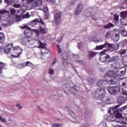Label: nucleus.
Here are the masks:
<instances>
[{"label":"nucleus","mask_w":127,"mask_h":127,"mask_svg":"<svg viewBox=\"0 0 127 127\" xmlns=\"http://www.w3.org/2000/svg\"><path fill=\"white\" fill-rule=\"evenodd\" d=\"M104 48H107L104 50L103 52L100 53V57L99 61L102 63H110V56L108 54H106L105 52L109 51V49H113V50H118L120 48V44H110L108 42H106L104 45L97 46L96 48V50H101Z\"/></svg>","instance_id":"1"},{"label":"nucleus","mask_w":127,"mask_h":127,"mask_svg":"<svg viewBox=\"0 0 127 127\" xmlns=\"http://www.w3.org/2000/svg\"><path fill=\"white\" fill-rule=\"evenodd\" d=\"M115 111V108H110L109 109L108 114H110L111 115L107 117V122H116V123L117 124H120V125H126V122H124L123 118H122V114L118 113Z\"/></svg>","instance_id":"2"},{"label":"nucleus","mask_w":127,"mask_h":127,"mask_svg":"<svg viewBox=\"0 0 127 127\" xmlns=\"http://www.w3.org/2000/svg\"><path fill=\"white\" fill-rule=\"evenodd\" d=\"M124 70L117 71V72L112 70L107 71V76L109 77V78H113V79H111L109 81L107 80V83L109 85H116L117 78L118 77L124 76V75L126 74V68H124Z\"/></svg>","instance_id":"3"},{"label":"nucleus","mask_w":127,"mask_h":127,"mask_svg":"<svg viewBox=\"0 0 127 127\" xmlns=\"http://www.w3.org/2000/svg\"><path fill=\"white\" fill-rule=\"evenodd\" d=\"M23 29H26L24 30V34L25 36L26 37H29L30 38V36L32 35V32H34L36 34V36L38 37V36L40 35V32H39V30L36 29H32L31 28L27 26H24V27H22Z\"/></svg>","instance_id":"4"},{"label":"nucleus","mask_w":127,"mask_h":127,"mask_svg":"<svg viewBox=\"0 0 127 127\" xmlns=\"http://www.w3.org/2000/svg\"><path fill=\"white\" fill-rule=\"evenodd\" d=\"M98 7L89 8L86 10L83 16L84 17H90L91 16L93 20H97L94 14L98 11Z\"/></svg>","instance_id":"5"},{"label":"nucleus","mask_w":127,"mask_h":127,"mask_svg":"<svg viewBox=\"0 0 127 127\" xmlns=\"http://www.w3.org/2000/svg\"><path fill=\"white\" fill-rule=\"evenodd\" d=\"M22 48H20V47L16 46L14 47L12 51H11V53H14V54H17L16 55H11V57H14V58H17L19 57V56L22 53Z\"/></svg>","instance_id":"6"},{"label":"nucleus","mask_w":127,"mask_h":127,"mask_svg":"<svg viewBox=\"0 0 127 127\" xmlns=\"http://www.w3.org/2000/svg\"><path fill=\"white\" fill-rule=\"evenodd\" d=\"M105 96V89L102 88H98L95 93V98L97 100H100Z\"/></svg>","instance_id":"7"},{"label":"nucleus","mask_w":127,"mask_h":127,"mask_svg":"<svg viewBox=\"0 0 127 127\" xmlns=\"http://www.w3.org/2000/svg\"><path fill=\"white\" fill-rule=\"evenodd\" d=\"M107 90L111 95H117V93H119L121 89L118 86H109L107 87Z\"/></svg>","instance_id":"8"},{"label":"nucleus","mask_w":127,"mask_h":127,"mask_svg":"<svg viewBox=\"0 0 127 127\" xmlns=\"http://www.w3.org/2000/svg\"><path fill=\"white\" fill-rule=\"evenodd\" d=\"M22 43L23 45H32L34 43L33 42V39L25 36L22 40Z\"/></svg>","instance_id":"9"},{"label":"nucleus","mask_w":127,"mask_h":127,"mask_svg":"<svg viewBox=\"0 0 127 127\" xmlns=\"http://www.w3.org/2000/svg\"><path fill=\"white\" fill-rule=\"evenodd\" d=\"M61 13L57 12L54 15L55 19L53 20V22L56 25L60 24V22L61 21Z\"/></svg>","instance_id":"10"},{"label":"nucleus","mask_w":127,"mask_h":127,"mask_svg":"<svg viewBox=\"0 0 127 127\" xmlns=\"http://www.w3.org/2000/svg\"><path fill=\"white\" fill-rule=\"evenodd\" d=\"M121 106H122V104H120V105H117L116 106L112 108L111 109H115V112H116L117 113V114H120V115H122V114L121 113H122V112H124V111H125V110H127V105L124 106L121 108H119V109H118L119 107H121Z\"/></svg>","instance_id":"11"},{"label":"nucleus","mask_w":127,"mask_h":127,"mask_svg":"<svg viewBox=\"0 0 127 127\" xmlns=\"http://www.w3.org/2000/svg\"><path fill=\"white\" fill-rule=\"evenodd\" d=\"M99 100L102 103H104V104H107V105H110L111 104V100H112V97L110 96H105V95L103 96L102 98H100Z\"/></svg>","instance_id":"12"},{"label":"nucleus","mask_w":127,"mask_h":127,"mask_svg":"<svg viewBox=\"0 0 127 127\" xmlns=\"http://www.w3.org/2000/svg\"><path fill=\"white\" fill-rule=\"evenodd\" d=\"M83 8L84 5L83 4H78L76 8L74 14H75V15H79V14L82 12V10H83Z\"/></svg>","instance_id":"13"},{"label":"nucleus","mask_w":127,"mask_h":127,"mask_svg":"<svg viewBox=\"0 0 127 127\" xmlns=\"http://www.w3.org/2000/svg\"><path fill=\"white\" fill-rule=\"evenodd\" d=\"M13 46V44H10L6 45L5 46V48H4L3 51H4L6 54H8V53H10V51H11V49Z\"/></svg>","instance_id":"14"},{"label":"nucleus","mask_w":127,"mask_h":127,"mask_svg":"<svg viewBox=\"0 0 127 127\" xmlns=\"http://www.w3.org/2000/svg\"><path fill=\"white\" fill-rule=\"evenodd\" d=\"M115 34H116V33H115V31H109L106 33L105 37L106 38H111V39H112V38H114Z\"/></svg>","instance_id":"15"},{"label":"nucleus","mask_w":127,"mask_h":127,"mask_svg":"<svg viewBox=\"0 0 127 127\" xmlns=\"http://www.w3.org/2000/svg\"><path fill=\"white\" fill-rule=\"evenodd\" d=\"M3 23H2L3 26H8L9 25H11L13 23V21L12 20H9L7 19L3 21Z\"/></svg>","instance_id":"16"},{"label":"nucleus","mask_w":127,"mask_h":127,"mask_svg":"<svg viewBox=\"0 0 127 127\" xmlns=\"http://www.w3.org/2000/svg\"><path fill=\"white\" fill-rule=\"evenodd\" d=\"M39 30H40V34L42 33V34H45V33H47V31H48V29L47 28L45 27H42V25H40V28H39Z\"/></svg>","instance_id":"17"},{"label":"nucleus","mask_w":127,"mask_h":127,"mask_svg":"<svg viewBox=\"0 0 127 127\" xmlns=\"http://www.w3.org/2000/svg\"><path fill=\"white\" fill-rule=\"evenodd\" d=\"M39 46L38 47V48H42V49H44L45 51H46L45 53H47L49 50L48 49L46 48V47H45V44L41 43L40 41H39Z\"/></svg>","instance_id":"18"},{"label":"nucleus","mask_w":127,"mask_h":127,"mask_svg":"<svg viewBox=\"0 0 127 127\" xmlns=\"http://www.w3.org/2000/svg\"><path fill=\"white\" fill-rule=\"evenodd\" d=\"M42 4V1L41 0H37L36 1H35L32 3V6L33 7H36L38 5H41Z\"/></svg>","instance_id":"19"},{"label":"nucleus","mask_w":127,"mask_h":127,"mask_svg":"<svg viewBox=\"0 0 127 127\" xmlns=\"http://www.w3.org/2000/svg\"><path fill=\"white\" fill-rule=\"evenodd\" d=\"M97 54L98 53L90 51H89L88 57L89 59H93V57H95V56H96V55H97Z\"/></svg>","instance_id":"20"},{"label":"nucleus","mask_w":127,"mask_h":127,"mask_svg":"<svg viewBox=\"0 0 127 127\" xmlns=\"http://www.w3.org/2000/svg\"><path fill=\"white\" fill-rule=\"evenodd\" d=\"M63 64L64 66H67L68 65V57L67 56H63Z\"/></svg>","instance_id":"21"},{"label":"nucleus","mask_w":127,"mask_h":127,"mask_svg":"<svg viewBox=\"0 0 127 127\" xmlns=\"http://www.w3.org/2000/svg\"><path fill=\"white\" fill-rule=\"evenodd\" d=\"M109 81L108 80H100L98 81V82L97 83V85L98 86V87H102V86H103V85H105V82H107V83H108V81Z\"/></svg>","instance_id":"22"},{"label":"nucleus","mask_w":127,"mask_h":127,"mask_svg":"<svg viewBox=\"0 0 127 127\" xmlns=\"http://www.w3.org/2000/svg\"><path fill=\"white\" fill-rule=\"evenodd\" d=\"M21 68H23V67H26V66H29V67H33V64L29 62H27L25 64H22L20 65Z\"/></svg>","instance_id":"23"},{"label":"nucleus","mask_w":127,"mask_h":127,"mask_svg":"<svg viewBox=\"0 0 127 127\" xmlns=\"http://www.w3.org/2000/svg\"><path fill=\"white\" fill-rule=\"evenodd\" d=\"M117 100H118V102H124V101H127V97L120 96L118 97Z\"/></svg>","instance_id":"24"},{"label":"nucleus","mask_w":127,"mask_h":127,"mask_svg":"<svg viewBox=\"0 0 127 127\" xmlns=\"http://www.w3.org/2000/svg\"><path fill=\"white\" fill-rule=\"evenodd\" d=\"M67 113L70 115V116H72L73 119L76 120L77 119V117L75 115V112L70 110L69 109L67 110Z\"/></svg>","instance_id":"25"},{"label":"nucleus","mask_w":127,"mask_h":127,"mask_svg":"<svg viewBox=\"0 0 127 127\" xmlns=\"http://www.w3.org/2000/svg\"><path fill=\"white\" fill-rule=\"evenodd\" d=\"M63 89H64V91H69V92H71V86L69 84H64L63 85Z\"/></svg>","instance_id":"26"},{"label":"nucleus","mask_w":127,"mask_h":127,"mask_svg":"<svg viewBox=\"0 0 127 127\" xmlns=\"http://www.w3.org/2000/svg\"><path fill=\"white\" fill-rule=\"evenodd\" d=\"M114 42H118L119 40L120 39V36L118 34H116L114 35L113 38H112Z\"/></svg>","instance_id":"27"},{"label":"nucleus","mask_w":127,"mask_h":127,"mask_svg":"<svg viewBox=\"0 0 127 127\" xmlns=\"http://www.w3.org/2000/svg\"><path fill=\"white\" fill-rule=\"evenodd\" d=\"M4 42V34L3 33H0V43L2 44Z\"/></svg>","instance_id":"28"},{"label":"nucleus","mask_w":127,"mask_h":127,"mask_svg":"<svg viewBox=\"0 0 127 127\" xmlns=\"http://www.w3.org/2000/svg\"><path fill=\"white\" fill-rule=\"evenodd\" d=\"M114 26H115V25H114V24L112 23H109L106 25H105L104 27L105 29H107L111 28V27H114Z\"/></svg>","instance_id":"29"},{"label":"nucleus","mask_w":127,"mask_h":127,"mask_svg":"<svg viewBox=\"0 0 127 127\" xmlns=\"http://www.w3.org/2000/svg\"><path fill=\"white\" fill-rule=\"evenodd\" d=\"M121 16L122 17H124L123 20H126V17H127V10L121 13Z\"/></svg>","instance_id":"30"},{"label":"nucleus","mask_w":127,"mask_h":127,"mask_svg":"<svg viewBox=\"0 0 127 127\" xmlns=\"http://www.w3.org/2000/svg\"><path fill=\"white\" fill-rule=\"evenodd\" d=\"M4 66H5V64L0 62V74H1L2 72V69L4 68Z\"/></svg>","instance_id":"31"},{"label":"nucleus","mask_w":127,"mask_h":127,"mask_svg":"<svg viewBox=\"0 0 127 127\" xmlns=\"http://www.w3.org/2000/svg\"><path fill=\"white\" fill-rule=\"evenodd\" d=\"M122 62L124 65H127V56H124L123 57Z\"/></svg>","instance_id":"32"},{"label":"nucleus","mask_w":127,"mask_h":127,"mask_svg":"<svg viewBox=\"0 0 127 127\" xmlns=\"http://www.w3.org/2000/svg\"><path fill=\"white\" fill-rule=\"evenodd\" d=\"M118 59H119V57L118 56L112 57L111 58V56H110V63H111V62H113V61H116Z\"/></svg>","instance_id":"33"},{"label":"nucleus","mask_w":127,"mask_h":127,"mask_svg":"<svg viewBox=\"0 0 127 127\" xmlns=\"http://www.w3.org/2000/svg\"><path fill=\"white\" fill-rule=\"evenodd\" d=\"M121 34H122V35H123L125 37H127V31L125 29H124L121 31Z\"/></svg>","instance_id":"34"},{"label":"nucleus","mask_w":127,"mask_h":127,"mask_svg":"<svg viewBox=\"0 0 127 127\" xmlns=\"http://www.w3.org/2000/svg\"><path fill=\"white\" fill-rule=\"evenodd\" d=\"M71 90H73V91H76V92H78L79 91V86L73 85L72 87H71Z\"/></svg>","instance_id":"35"},{"label":"nucleus","mask_w":127,"mask_h":127,"mask_svg":"<svg viewBox=\"0 0 127 127\" xmlns=\"http://www.w3.org/2000/svg\"><path fill=\"white\" fill-rule=\"evenodd\" d=\"M118 53H119V54H121V55H124V54H125L126 53H127V50L126 49L121 50L118 51Z\"/></svg>","instance_id":"36"},{"label":"nucleus","mask_w":127,"mask_h":127,"mask_svg":"<svg viewBox=\"0 0 127 127\" xmlns=\"http://www.w3.org/2000/svg\"><path fill=\"white\" fill-rule=\"evenodd\" d=\"M15 0H5L4 1L8 4H11Z\"/></svg>","instance_id":"37"},{"label":"nucleus","mask_w":127,"mask_h":127,"mask_svg":"<svg viewBox=\"0 0 127 127\" xmlns=\"http://www.w3.org/2000/svg\"><path fill=\"white\" fill-rule=\"evenodd\" d=\"M84 114H85L84 116H85V118L88 119V118H90L91 117V114H90V113H88V111L85 112Z\"/></svg>","instance_id":"38"},{"label":"nucleus","mask_w":127,"mask_h":127,"mask_svg":"<svg viewBox=\"0 0 127 127\" xmlns=\"http://www.w3.org/2000/svg\"><path fill=\"white\" fill-rule=\"evenodd\" d=\"M99 127H107V123L103 122L99 125Z\"/></svg>","instance_id":"39"},{"label":"nucleus","mask_w":127,"mask_h":127,"mask_svg":"<svg viewBox=\"0 0 127 127\" xmlns=\"http://www.w3.org/2000/svg\"><path fill=\"white\" fill-rule=\"evenodd\" d=\"M0 121L1 123H6V119L2 118V117L0 116Z\"/></svg>","instance_id":"40"},{"label":"nucleus","mask_w":127,"mask_h":127,"mask_svg":"<svg viewBox=\"0 0 127 127\" xmlns=\"http://www.w3.org/2000/svg\"><path fill=\"white\" fill-rule=\"evenodd\" d=\"M52 127H62V125L60 124H54L52 125Z\"/></svg>","instance_id":"41"},{"label":"nucleus","mask_w":127,"mask_h":127,"mask_svg":"<svg viewBox=\"0 0 127 127\" xmlns=\"http://www.w3.org/2000/svg\"><path fill=\"white\" fill-rule=\"evenodd\" d=\"M48 7L47 6H46L43 8V11L45 13H48Z\"/></svg>","instance_id":"42"},{"label":"nucleus","mask_w":127,"mask_h":127,"mask_svg":"<svg viewBox=\"0 0 127 127\" xmlns=\"http://www.w3.org/2000/svg\"><path fill=\"white\" fill-rule=\"evenodd\" d=\"M88 81L89 84H93L94 82H95V80L92 78H88Z\"/></svg>","instance_id":"43"},{"label":"nucleus","mask_w":127,"mask_h":127,"mask_svg":"<svg viewBox=\"0 0 127 127\" xmlns=\"http://www.w3.org/2000/svg\"><path fill=\"white\" fill-rule=\"evenodd\" d=\"M77 47L78 49H81L82 47H83V43H78Z\"/></svg>","instance_id":"44"},{"label":"nucleus","mask_w":127,"mask_h":127,"mask_svg":"<svg viewBox=\"0 0 127 127\" xmlns=\"http://www.w3.org/2000/svg\"><path fill=\"white\" fill-rule=\"evenodd\" d=\"M15 19L16 21H21V18L19 16L16 15Z\"/></svg>","instance_id":"45"},{"label":"nucleus","mask_w":127,"mask_h":127,"mask_svg":"<svg viewBox=\"0 0 127 127\" xmlns=\"http://www.w3.org/2000/svg\"><path fill=\"white\" fill-rule=\"evenodd\" d=\"M49 73L50 75H53V74H54V70H53V69L50 68L49 70Z\"/></svg>","instance_id":"46"},{"label":"nucleus","mask_w":127,"mask_h":127,"mask_svg":"<svg viewBox=\"0 0 127 127\" xmlns=\"http://www.w3.org/2000/svg\"><path fill=\"white\" fill-rule=\"evenodd\" d=\"M10 13L12 14H14V13H15V12H16V11L15 10V9H13V8H10Z\"/></svg>","instance_id":"47"},{"label":"nucleus","mask_w":127,"mask_h":127,"mask_svg":"<svg viewBox=\"0 0 127 127\" xmlns=\"http://www.w3.org/2000/svg\"><path fill=\"white\" fill-rule=\"evenodd\" d=\"M40 23H41V24H40V25H42V27H45V24L44 23V22H43V21L42 20H40Z\"/></svg>","instance_id":"48"},{"label":"nucleus","mask_w":127,"mask_h":127,"mask_svg":"<svg viewBox=\"0 0 127 127\" xmlns=\"http://www.w3.org/2000/svg\"><path fill=\"white\" fill-rule=\"evenodd\" d=\"M45 19H48L49 18V14L48 13H45Z\"/></svg>","instance_id":"49"},{"label":"nucleus","mask_w":127,"mask_h":127,"mask_svg":"<svg viewBox=\"0 0 127 127\" xmlns=\"http://www.w3.org/2000/svg\"><path fill=\"white\" fill-rule=\"evenodd\" d=\"M122 43L124 46L127 45V39L124 40Z\"/></svg>","instance_id":"50"},{"label":"nucleus","mask_w":127,"mask_h":127,"mask_svg":"<svg viewBox=\"0 0 127 127\" xmlns=\"http://www.w3.org/2000/svg\"><path fill=\"white\" fill-rule=\"evenodd\" d=\"M57 62V59L55 58L52 62V65H55L56 63Z\"/></svg>","instance_id":"51"},{"label":"nucleus","mask_w":127,"mask_h":127,"mask_svg":"<svg viewBox=\"0 0 127 127\" xmlns=\"http://www.w3.org/2000/svg\"><path fill=\"white\" fill-rule=\"evenodd\" d=\"M114 18V20H115L116 21H119V15H115Z\"/></svg>","instance_id":"52"},{"label":"nucleus","mask_w":127,"mask_h":127,"mask_svg":"<svg viewBox=\"0 0 127 127\" xmlns=\"http://www.w3.org/2000/svg\"><path fill=\"white\" fill-rule=\"evenodd\" d=\"M98 104H99V107L100 108H104V107H105V105L103 104V103L99 102L97 103Z\"/></svg>","instance_id":"53"},{"label":"nucleus","mask_w":127,"mask_h":127,"mask_svg":"<svg viewBox=\"0 0 127 127\" xmlns=\"http://www.w3.org/2000/svg\"><path fill=\"white\" fill-rule=\"evenodd\" d=\"M30 16H29V13H26L25 15H24V17L26 18H29Z\"/></svg>","instance_id":"54"},{"label":"nucleus","mask_w":127,"mask_h":127,"mask_svg":"<svg viewBox=\"0 0 127 127\" xmlns=\"http://www.w3.org/2000/svg\"><path fill=\"white\" fill-rule=\"evenodd\" d=\"M123 87H127V80L125 82H122Z\"/></svg>","instance_id":"55"},{"label":"nucleus","mask_w":127,"mask_h":127,"mask_svg":"<svg viewBox=\"0 0 127 127\" xmlns=\"http://www.w3.org/2000/svg\"><path fill=\"white\" fill-rule=\"evenodd\" d=\"M122 94L123 95H125V96H127V91H126V90L122 89Z\"/></svg>","instance_id":"56"},{"label":"nucleus","mask_w":127,"mask_h":127,"mask_svg":"<svg viewBox=\"0 0 127 127\" xmlns=\"http://www.w3.org/2000/svg\"><path fill=\"white\" fill-rule=\"evenodd\" d=\"M16 106L17 107L18 109H19V110H21V109H22V106H21V105H20L19 104H17Z\"/></svg>","instance_id":"57"},{"label":"nucleus","mask_w":127,"mask_h":127,"mask_svg":"<svg viewBox=\"0 0 127 127\" xmlns=\"http://www.w3.org/2000/svg\"><path fill=\"white\" fill-rule=\"evenodd\" d=\"M34 1V0H27V4H30L32 2H33Z\"/></svg>","instance_id":"58"},{"label":"nucleus","mask_w":127,"mask_h":127,"mask_svg":"<svg viewBox=\"0 0 127 127\" xmlns=\"http://www.w3.org/2000/svg\"><path fill=\"white\" fill-rule=\"evenodd\" d=\"M38 109H39V111H40V112H41V113H45V111H44L43 109H41V108H40V107H38Z\"/></svg>","instance_id":"59"},{"label":"nucleus","mask_w":127,"mask_h":127,"mask_svg":"<svg viewBox=\"0 0 127 127\" xmlns=\"http://www.w3.org/2000/svg\"><path fill=\"white\" fill-rule=\"evenodd\" d=\"M14 7H15L16 8H18L19 7H20V4H14Z\"/></svg>","instance_id":"60"},{"label":"nucleus","mask_w":127,"mask_h":127,"mask_svg":"<svg viewBox=\"0 0 127 127\" xmlns=\"http://www.w3.org/2000/svg\"><path fill=\"white\" fill-rule=\"evenodd\" d=\"M93 41H94V42H100V41L97 40V39H96V38H94L92 39Z\"/></svg>","instance_id":"61"},{"label":"nucleus","mask_w":127,"mask_h":127,"mask_svg":"<svg viewBox=\"0 0 127 127\" xmlns=\"http://www.w3.org/2000/svg\"><path fill=\"white\" fill-rule=\"evenodd\" d=\"M37 21H38V19H35V20H34L33 21V23L34 24H36V23H37Z\"/></svg>","instance_id":"62"},{"label":"nucleus","mask_w":127,"mask_h":127,"mask_svg":"<svg viewBox=\"0 0 127 127\" xmlns=\"http://www.w3.org/2000/svg\"><path fill=\"white\" fill-rule=\"evenodd\" d=\"M58 53L59 54H62V50H61V49H58Z\"/></svg>","instance_id":"63"},{"label":"nucleus","mask_w":127,"mask_h":127,"mask_svg":"<svg viewBox=\"0 0 127 127\" xmlns=\"http://www.w3.org/2000/svg\"><path fill=\"white\" fill-rule=\"evenodd\" d=\"M122 2L123 3H127V0H121Z\"/></svg>","instance_id":"64"}]
</instances>
